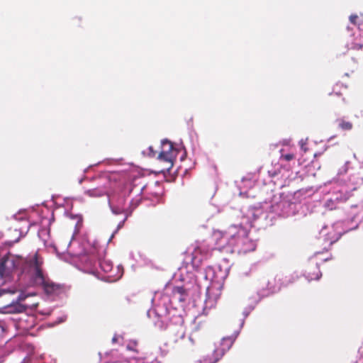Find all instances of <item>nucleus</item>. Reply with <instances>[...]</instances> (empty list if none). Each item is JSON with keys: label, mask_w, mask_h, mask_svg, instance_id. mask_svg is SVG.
<instances>
[{"label": "nucleus", "mask_w": 363, "mask_h": 363, "mask_svg": "<svg viewBox=\"0 0 363 363\" xmlns=\"http://www.w3.org/2000/svg\"><path fill=\"white\" fill-rule=\"evenodd\" d=\"M248 231L241 225H233L229 227L228 235L232 237L230 246L236 247L239 253H247L254 251L255 242L248 237Z\"/></svg>", "instance_id": "f03ea898"}, {"label": "nucleus", "mask_w": 363, "mask_h": 363, "mask_svg": "<svg viewBox=\"0 0 363 363\" xmlns=\"http://www.w3.org/2000/svg\"><path fill=\"white\" fill-rule=\"evenodd\" d=\"M126 218H127V217L124 218L123 223H124V221L126 220Z\"/></svg>", "instance_id": "aec40b11"}, {"label": "nucleus", "mask_w": 363, "mask_h": 363, "mask_svg": "<svg viewBox=\"0 0 363 363\" xmlns=\"http://www.w3.org/2000/svg\"><path fill=\"white\" fill-rule=\"evenodd\" d=\"M357 18H358V16L357 15H351L350 16V21L353 24H356L357 23Z\"/></svg>", "instance_id": "dca6fc26"}, {"label": "nucleus", "mask_w": 363, "mask_h": 363, "mask_svg": "<svg viewBox=\"0 0 363 363\" xmlns=\"http://www.w3.org/2000/svg\"><path fill=\"white\" fill-rule=\"evenodd\" d=\"M236 335H232L222 338V340L214 344L210 349V352L203 357V363H216L228 351L233 345Z\"/></svg>", "instance_id": "20e7f679"}, {"label": "nucleus", "mask_w": 363, "mask_h": 363, "mask_svg": "<svg viewBox=\"0 0 363 363\" xmlns=\"http://www.w3.org/2000/svg\"><path fill=\"white\" fill-rule=\"evenodd\" d=\"M112 188L113 182L110 177L105 174L94 178L91 185L84 189V194L89 198H100L108 196Z\"/></svg>", "instance_id": "7ed1b4c3"}, {"label": "nucleus", "mask_w": 363, "mask_h": 363, "mask_svg": "<svg viewBox=\"0 0 363 363\" xmlns=\"http://www.w3.org/2000/svg\"><path fill=\"white\" fill-rule=\"evenodd\" d=\"M305 274L309 281L318 280L322 276L318 263L308 265L305 270Z\"/></svg>", "instance_id": "1a4fd4ad"}, {"label": "nucleus", "mask_w": 363, "mask_h": 363, "mask_svg": "<svg viewBox=\"0 0 363 363\" xmlns=\"http://www.w3.org/2000/svg\"><path fill=\"white\" fill-rule=\"evenodd\" d=\"M43 265V259L38 253L26 262L28 273L34 284L42 286L45 293L48 295L55 294L60 290V286L54 283L44 273Z\"/></svg>", "instance_id": "f257e3e1"}, {"label": "nucleus", "mask_w": 363, "mask_h": 363, "mask_svg": "<svg viewBox=\"0 0 363 363\" xmlns=\"http://www.w3.org/2000/svg\"><path fill=\"white\" fill-rule=\"evenodd\" d=\"M11 308V312L13 313H21L26 311V307L20 303H15L13 305L9 306Z\"/></svg>", "instance_id": "4468645a"}, {"label": "nucleus", "mask_w": 363, "mask_h": 363, "mask_svg": "<svg viewBox=\"0 0 363 363\" xmlns=\"http://www.w3.org/2000/svg\"><path fill=\"white\" fill-rule=\"evenodd\" d=\"M281 158L284 159L286 161H290L295 158V155L294 154H286L282 155Z\"/></svg>", "instance_id": "2eb2a0df"}, {"label": "nucleus", "mask_w": 363, "mask_h": 363, "mask_svg": "<svg viewBox=\"0 0 363 363\" xmlns=\"http://www.w3.org/2000/svg\"><path fill=\"white\" fill-rule=\"evenodd\" d=\"M214 250L211 244L209 242L208 237L197 240L191 254L190 262L194 268H199L203 260L206 259Z\"/></svg>", "instance_id": "39448f33"}, {"label": "nucleus", "mask_w": 363, "mask_h": 363, "mask_svg": "<svg viewBox=\"0 0 363 363\" xmlns=\"http://www.w3.org/2000/svg\"><path fill=\"white\" fill-rule=\"evenodd\" d=\"M117 341V337L116 336H114L113 338H112V342H116Z\"/></svg>", "instance_id": "6ab92c4d"}, {"label": "nucleus", "mask_w": 363, "mask_h": 363, "mask_svg": "<svg viewBox=\"0 0 363 363\" xmlns=\"http://www.w3.org/2000/svg\"><path fill=\"white\" fill-rule=\"evenodd\" d=\"M177 153V150L174 147L172 142L167 140L162 141V150L158 155V160L166 164L162 172L169 171L173 167Z\"/></svg>", "instance_id": "0eeeda50"}, {"label": "nucleus", "mask_w": 363, "mask_h": 363, "mask_svg": "<svg viewBox=\"0 0 363 363\" xmlns=\"http://www.w3.org/2000/svg\"><path fill=\"white\" fill-rule=\"evenodd\" d=\"M29 259L24 261V265H26V262ZM23 263V262L21 259L10 255L3 257L0 261V278L9 277ZM23 270L28 272L26 266H24Z\"/></svg>", "instance_id": "423d86ee"}, {"label": "nucleus", "mask_w": 363, "mask_h": 363, "mask_svg": "<svg viewBox=\"0 0 363 363\" xmlns=\"http://www.w3.org/2000/svg\"><path fill=\"white\" fill-rule=\"evenodd\" d=\"M179 335H180V337L181 338H184V336H185V331L183 328H181V330H179Z\"/></svg>", "instance_id": "a211bd4d"}, {"label": "nucleus", "mask_w": 363, "mask_h": 363, "mask_svg": "<svg viewBox=\"0 0 363 363\" xmlns=\"http://www.w3.org/2000/svg\"><path fill=\"white\" fill-rule=\"evenodd\" d=\"M99 266L104 272L108 273L111 272L113 264L111 260L103 259L99 260Z\"/></svg>", "instance_id": "f8f14e48"}, {"label": "nucleus", "mask_w": 363, "mask_h": 363, "mask_svg": "<svg viewBox=\"0 0 363 363\" xmlns=\"http://www.w3.org/2000/svg\"><path fill=\"white\" fill-rule=\"evenodd\" d=\"M228 232L229 228L224 233L220 230H214L207 236L214 250L222 251L226 246H230L232 237L228 235Z\"/></svg>", "instance_id": "6e6552de"}, {"label": "nucleus", "mask_w": 363, "mask_h": 363, "mask_svg": "<svg viewBox=\"0 0 363 363\" xmlns=\"http://www.w3.org/2000/svg\"><path fill=\"white\" fill-rule=\"evenodd\" d=\"M338 127L342 130H350L353 128V125L351 122L345 121L343 118H339L337 120Z\"/></svg>", "instance_id": "ddd939ff"}, {"label": "nucleus", "mask_w": 363, "mask_h": 363, "mask_svg": "<svg viewBox=\"0 0 363 363\" xmlns=\"http://www.w3.org/2000/svg\"><path fill=\"white\" fill-rule=\"evenodd\" d=\"M347 87L344 86L342 84L337 83L334 85L333 90L331 92H329V96L332 98V100L335 101L334 98H338L341 99L342 101H345V98L343 96V91H345Z\"/></svg>", "instance_id": "9d476101"}, {"label": "nucleus", "mask_w": 363, "mask_h": 363, "mask_svg": "<svg viewBox=\"0 0 363 363\" xmlns=\"http://www.w3.org/2000/svg\"><path fill=\"white\" fill-rule=\"evenodd\" d=\"M112 212L115 214H119L122 212V210L121 208H116L114 207H111Z\"/></svg>", "instance_id": "f3484780"}, {"label": "nucleus", "mask_w": 363, "mask_h": 363, "mask_svg": "<svg viewBox=\"0 0 363 363\" xmlns=\"http://www.w3.org/2000/svg\"><path fill=\"white\" fill-rule=\"evenodd\" d=\"M173 296L180 302H184L189 296L188 291L183 286H175L172 290Z\"/></svg>", "instance_id": "9b49d317"}]
</instances>
